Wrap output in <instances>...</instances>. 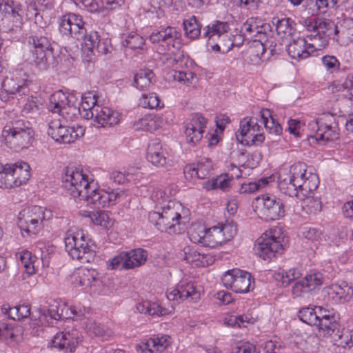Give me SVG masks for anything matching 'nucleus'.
<instances>
[{"mask_svg": "<svg viewBox=\"0 0 353 353\" xmlns=\"http://www.w3.org/2000/svg\"><path fill=\"white\" fill-rule=\"evenodd\" d=\"M319 330L323 333L324 336H332L337 330H339V325L335 319L334 315L321 320H319L316 325Z\"/></svg>", "mask_w": 353, "mask_h": 353, "instance_id": "nucleus-42", "label": "nucleus"}, {"mask_svg": "<svg viewBox=\"0 0 353 353\" xmlns=\"http://www.w3.org/2000/svg\"><path fill=\"white\" fill-rule=\"evenodd\" d=\"M182 204L174 200H164L157 210L150 212L149 221L155 225L157 229L168 234L180 233L181 228Z\"/></svg>", "mask_w": 353, "mask_h": 353, "instance_id": "nucleus-4", "label": "nucleus"}, {"mask_svg": "<svg viewBox=\"0 0 353 353\" xmlns=\"http://www.w3.org/2000/svg\"><path fill=\"white\" fill-rule=\"evenodd\" d=\"M309 34L306 37L312 41L307 46V41L303 38H297L290 42L287 48L288 54L294 59H303L308 57L316 49L324 47L328 39L339 32L335 23H306Z\"/></svg>", "mask_w": 353, "mask_h": 353, "instance_id": "nucleus-3", "label": "nucleus"}, {"mask_svg": "<svg viewBox=\"0 0 353 353\" xmlns=\"http://www.w3.org/2000/svg\"><path fill=\"white\" fill-rule=\"evenodd\" d=\"M199 117L195 115L192 117L190 122H188L185 126V134L186 141L189 143L195 145L198 142L199 139L197 135L199 134Z\"/></svg>", "mask_w": 353, "mask_h": 353, "instance_id": "nucleus-43", "label": "nucleus"}, {"mask_svg": "<svg viewBox=\"0 0 353 353\" xmlns=\"http://www.w3.org/2000/svg\"><path fill=\"white\" fill-rule=\"evenodd\" d=\"M63 185L69 194L96 208H106L125 199L124 191L101 189L90 174L77 168H68L63 176Z\"/></svg>", "mask_w": 353, "mask_h": 353, "instance_id": "nucleus-1", "label": "nucleus"}, {"mask_svg": "<svg viewBox=\"0 0 353 353\" xmlns=\"http://www.w3.org/2000/svg\"><path fill=\"white\" fill-rule=\"evenodd\" d=\"M170 339L168 335L150 338L141 342L138 348L143 353L162 352L170 345Z\"/></svg>", "mask_w": 353, "mask_h": 353, "instance_id": "nucleus-25", "label": "nucleus"}, {"mask_svg": "<svg viewBox=\"0 0 353 353\" xmlns=\"http://www.w3.org/2000/svg\"><path fill=\"white\" fill-rule=\"evenodd\" d=\"M299 316L301 321L310 325L316 326L319 322L316 307H303L299 310Z\"/></svg>", "mask_w": 353, "mask_h": 353, "instance_id": "nucleus-44", "label": "nucleus"}, {"mask_svg": "<svg viewBox=\"0 0 353 353\" xmlns=\"http://www.w3.org/2000/svg\"><path fill=\"white\" fill-rule=\"evenodd\" d=\"M162 124L163 120L161 117L146 114L135 122L134 127L137 130L153 132L160 128Z\"/></svg>", "mask_w": 353, "mask_h": 353, "instance_id": "nucleus-33", "label": "nucleus"}, {"mask_svg": "<svg viewBox=\"0 0 353 353\" xmlns=\"http://www.w3.org/2000/svg\"><path fill=\"white\" fill-rule=\"evenodd\" d=\"M26 16L30 22L39 21V11L50 9L52 7L53 0H28Z\"/></svg>", "mask_w": 353, "mask_h": 353, "instance_id": "nucleus-32", "label": "nucleus"}, {"mask_svg": "<svg viewBox=\"0 0 353 353\" xmlns=\"http://www.w3.org/2000/svg\"><path fill=\"white\" fill-rule=\"evenodd\" d=\"M332 338L336 342L338 346H341L342 347H346L347 346L350 347V334L347 332H340L339 330L332 336Z\"/></svg>", "mask_w": 353, "mask_h": 353, "instance_id": "nucleus-56", "label": "nucleus"}, {"mask_svg": "<svg viewBox=\"0 0 353 353\" xmlns=\"http://www.w3.org/2000/svg\"><path fill=\"white\" fill-rule=\"evenodd\" d=\"M154 79V72L150 69L139 70L134 77V84L139 90L148 88Z\"/></svg>", "mask_w": 353, "mask_h": 353, "instance_id": "nucleus-35", "label": "nucleus"}, {"mask_svg": "<svg viewBox=\"0 0 353 353\" xmlns=\"http://www.w3.org/2000/svg\"><path fill=\"white\" fill-rule=\"evenodd\" d=\"M75 105L77 104L74 95H67L59 90L50 97L48 109L52 114L62 117L65 121H73L79 114V110Z\"/></svg>", "mask_w": 353, "mask_h": 353, "instance_id": "nucleus-9", "label": "nucleus"}, {"mask_svg": "<svg viewBox=\"0 0 353 353\" xmlns=\"http://www.w3.org/2000/svg\"><path fill=\"white\" fill-rule=\"evenodd\" d=\"M224 286L236 293H246L254 288L252 275L239 269H232L225 272L222 276Z\"/></svg>", "mask_w": 353, "mask_h": 353, "instance_id": "nucleus-15", "label": "nucleus"}, {"mask_svg": "<svg viewBox=\"0 0 353 353\" xmlns=\"http://www.w3.org/2000/svg\"><path fill=\"white\" fill-rule=\"evenodd\" d=\"M260 116L265 129L270 133L280 135L282 132V128L280 124L276 123L272 117V112L268 109H263L260 111Z\"/></svg>", "mask_w": 353, "mask_h": 353, "instance_id": "nucleus-39", "label": "nucleus"}, {"mask_svg": "<svg viewBox=\"0 0 353 353\" xmlns=\"http://www.w3.org/2000/svg\"><path fill=\"white\" fill-rule=\"evenodd\" d=\"M64 310L65 318H72L74 320L86 317V314L89 313L88 308L81 305H74L71 307L65 306Z\"/></svg>", "mask_w": 353, "mask_h": 353, "instance_id": "nucleus-50", "label": "nucleus"}, {"mask_svg": "<svg viewBox=\"0 0 353 353\" xmlns=\"http://www.w3.org/2000/svg\"><path fill=\"white\" fill-rule=\"evenodd\" d=\"M99 281V274L94 269L79 268L71 276V282L75 287H92Z\"/></svg>", "mask_w": 353, "mask_h": 353, "instance_id": "nucleus-23", "label": "nucleus"}, {"mask_svg": "<svg viewBox=\"0 0 353 353\" xmlns=\"http://www.w3.org/2000/svg\"><path fill=\"white\" fill-rule=\"evenodd\" d=\"M90 218L92 222L104 229H110L114 225V219L108 211H97L91 213Z\"/></svg>", "mask_w": 353, "mask_h": 353, "instance_id": "nucleus-41", "label": "nucleus"}, {"mask_svg": "<svg viewBox=\"0 0 353 353\" xmlns=\"http://www.w3.org/2000/svg\"><path fill=\"white\" fill-rule=\"evenodd\" d=\"M168 48V52L163 53L161 60L163 65L172 70L166 74V79L168 81H178L183 85L189 86L192 84L194 75L192 72H185L181 69L186 65L185 57L183 51L181 50V46L178 47Z\"/></svg>", "mask_w": 353, "mask_h": 353, "instance_id": "nucleus-8", "label": "nucleus"}, {"mask_svg": "<svg viewBox=\"0 0 353 353\" xmlns=\"http://www.w3.org/2000/svg\"><path fill=\"white\" fill-rule=\"evenodd\" d=\"M238 141L243 145H259L263 142V128L257 123L256 118H244L240 123L239 130L236 133Z\"/></svg>", "mask_w": 353, "mask_h": 353, "instance_id": "nucleus-14", "label": "nucleus"}, {"mask_svg": "<svg viewBox=\"0 0 353 353\" xmlns=\"http://www.w3.org/2000/svg\"><path fill=\"white\" fill-rule=\"evenodd\" d=\"M147 159L157 167L163 166L166 163L165 150L158 139L152 140L148 145Z\"/></svg>", "mask_w": 353, "mask_h": 353, "instance_id": "nucleus-28", "label": "nucleus"}, {"mask_svg": "<svg viewBox=\"0 0 353 353\" xmlns=\"http://www.w3.org/2000/svg\"><path fill=\"white\" fill-rule=\"evenodd\" d=\"M96 95L93 92L84 93L81 96V102L79 103L76 98L75 106L79 110V114L85 119H90L93 117V110L100 105L97 103Z\"/></svg>", "mask_w": 353, "mask_h": 353, "instance_id": "nucleus-27", "label": "nucleus"}, {"mask_svg": "<svg viewBox=\"0 0 353 353\" xmlns=\"http://www.w3.org/2000/svg\"><path fill=\"white\" fill-rule=\"evenodd\" d=\"M318 175L307 170L304 163L298 162L290 167L289 170L280 174L278 187L281 192L290 196L304 199L319 186Z\"/></svg>", "mask_w": 353, "mask_h": 353, "instance_id": "nucleus-2", "label": "nucleus"}, {"mask_svg": "<svg viewBox=\"0 0 353 353\" xmlns=\"http://www.w3.org/2000/svg\"><path fill=\"white\" fill-rule=\"evenodd\" d=\"M179 37V32L174 28L167 26L166 28H161L160 30L153 32L150 37V40L154 43L159 42L165 43L167 48L171 50L170 46L178 47L181 46Z\"/></svg>", "mask_w": 353, "mask_h": 353, "instance_id": "nucleus-22", "label": "nucleus"}, {"mask_svg": "<svg viewBox=\"0 0 353 353\" xmlns=\"http://www.w3.org/2000/svg\"><path fill=\"white\" fill-rule=\"evenodd\" d=\"M282 345L280 342L272 340L267 341L264 345L265 353H282Z\"/></svg>", "mask_w": 353, "mask_h": 353, "instance_id": "nucleus-64", "label": "nucleus"}, {"mask_svg": "<svg viewBox=\"0 0 353 353\" xmlns=\"http://www.w3.org/2000/svg\"><path fill=\"white\" fill-rule=\"evenodd\" d=\"M28 43L32 46L29 62L40 70H46L49 66V60L52 57V50L48 39L45 37H31Z\"/></svg>", "mask_w": 353, "mask_h": 353, "instance_id": "nucleus-10", "label": "nucleus"}, {"mask_svg": "<svg viewBox=\"0 0 353 353\" xmlns=\"http://www.w3.org/2000/svg\"><path fill=\"white\" fill-rule=\"evenodd\" d=\"M19 104L22 107V111L24 113H34L37 112L42 106V102L32 95L28 96L22 95L18 99Z\"/></svg>", "mask_w": 353, "mask_h": 353, "instance_id": "nucleus-40", "label": "nucleus"}, {"mask_svg": "<svg viewBox=\"0 0 353 353\" xmlns=\"http://www.w3.org/2000/svg\"><path fill=\"white\" fill-rule=\"evenodd\" d=\"M218 226H213L204 230V234L200 236V244L210 248H216L223 243V239Z\"/></svg>", "mask_w": 353, "mask_h": 353, "instance_id": "nucleus-31", "label": "nucleus"}, {"mask_svg": "<svg viewBox=\"0 0 353 353\" xmlns=\"http://www.w3.org/2000/svg\"><path fill=\"white\" fill-rule=\"evenodd\" d=\"M310 292L315 290L322 285L323 276L321 272H313L303 278Z\"/></svg>", "mask_w": 353, "mask_h": 353, "instance_id": "nucleus-49", "label": "nucleus"}, {"mask_svg": "<svg viewBox=\"0 0 353 353\" xmlns=\"http://www.w3.org/2000/svg\"><path fill=\"white\" fill-rule=\"evenodd\" d=\"M160 99L154 92L142 94L139 99V105L144 108L154 109L160 107Z\"/></svg>", "mask_w": 353, "mask_h": 353, "instance_id": "nucleus-46", "label": "nucleus"}, {"mask_svg": "<svg viewBox=\"0 0 353 353\" xmlns=\"http://www.w3.org/2000/svg\"><path fill=\"white\" fill-rule=\"evenodd\" d=\"M52 216L50 210L45 207L33 205L20 211L17 217V224L22 235H35L44 226V222Z\"/></svg>", "mask_w": 353, "mask_h": 353, "instance_id": "nucleus-7", "label": "nucleus"}, {"mask_svg": "<svg viewBox=\"0 0 353 353\" xmlns=\"http://www.w3.org/2000/svg\"><path fill=\"white\" fill-rule=\"evenodd\" d=\"M265 52V46L263 42L258 39H254L250 44L249 52L251 56L257 59H261Z\"/></svg>", "mask_w": 353, "mask_h": 353, "instance_id": "nucleus-55", "label": "nucleus"}, {"mask_svg": "<svg viewBox=\"0 0 353 353\" xmlns=\"http://www.w3.org/2000/svg\"><path fill=\"white\" fill-rule=\"evenodd\" d=\"M222 234L223 239V243L230 241L236 234V228L232 224H225L221 226H218Z\"/></svg>", "mask_w": 353, "mask_h": 353, "instance_id": "nucleus-59", "label": "nucleus"}, {"mask_svg": "<svg viewBox=\"0 0 353 353\" xmlns=\"http://www.w3.org/2000/svg\"><path fill=\"white\" fill-rule=\"evenodd\" d=\"M93 125L96 128L112 126L120 121L121 114L106 106H97L93 110Z\"/></svg>", "mask_w": 353, "mask_h": 353, "instance_id": "nucleus-21", "label": "nucleus"}, {"mask_svg": "<svg viewBox=\"0 0 353 353\" xmlns=\"http://www.w3.org/2000/svg\"><path fill=\"white\" fill-rule=\"evenodd\" d=\"M350 288L347 285L343 286L339 284H332L323 289V293L327 296V301L333 304L343 303L349 299Z\"/></svg>", "mask_w": 353, "mask_h": 353, "instance_id": "nucleus-26", "label": "nucleus"}, {"mask_svg": "<svg viewBox=\"0 0 353 353\" xmlns=\"http://www.w3.org/2000/svg\"><path fill=\"white\" fill-rule=\"evenodd\" d=\"M321 61L323 66L330 72H334L339 68L340 63L334 56H324Z\"/></svg>", "mask_w": 353, "mask_h": 353, "instance_id": "nucleus-60", "label": "nucleus"}, {"mask_svg": "<svg viewBox=\"0 0 353 353\" xmlns=\"http://www.w3.org/2000/svg\"><path fill=\"white\" fill-rule=\"evenodd\" d=\"M201 137L203 138V148H205L206 144L208 148H212L216 145L220 141L217 130H214L213 132H209L204 137L201 136Z\"/></svg>", "mask_w": 353, "mask_h": 353, "instance_id": "nucleus-61", "label": "nucleus"}, {"mask_svg": "<svg viewBox=\"0 0 353 353\" xmlns=\"http://www.w3.org/2000/svg\"><path fill=\"white\" fill-rule=\"evenodd\" d=\"M275 233L276 230L266 232L257 240L256 253L264 260L271 259L283 249L280 237H276Z\"/></svg>", "mask_w": 353, "mask_h": 353, "instance_id": "nucleus-16", "label": "nucleus"}, {"mask_svg": "<svg viewBox=\"0 0 353 353\" xmlns=\"http://www.w3.org/2000/svg\"><path fill=\"white\" fill-rule=\"evenodd\" d=\"M125 43L131 49H140L144 45V39L140 35L132 32L126 36Z\"/></svg>", "mask_w": 353, "mask_h": 353, "instance_id": "nucleus-54", "label": "nucleus"}, {"mask_svg": "<svg viewBox=\"0 0 353 353\" xmlns=\"http://www.w3.org/2000/svg\"><path fill=\"white\" fill-rule=\"evenodd\" d=\"M303 236L310 241H316L321 239V232L314 228L305 227L302 232Z\"/></svg>", "mask_w": 353, "mask_h": 353, "instance_id": "nucleus-63", "label": "nucleus"}, {"mask_svg": "<svg viewBox=\"0 0 353 353\" xmlns=\"http://www.w3.org/2000/svg\"><path fill=\"white\" fill-rule=\"evenodd\" d=\"M258 202L262 204L261 214L267 220H278L285 215V209L281 199L274 195H263L257 199Z\"/></svg>", "mask_w": 353, "mask_h": 353, "instance_id": "nucleus-17", "label": "nucleus"}, {"mask_svg": "<svg viewBox=\"0 0 353 353\" xmlns=\"http://www.w3.org/2000/svg\"><path fill=\"white\" fill-rule=\"evenodd\" d=\"M19 259L28 274L32 275L36 273L39 261L35 255L28 250H23L19 253Z\"/></svg>", "mask_w": 353, "mask_h": 353, "instance_id": "nucleus-37", "label": "nucleus"}, {"mask_svg": "<svg viewBox=\"0 0 353 353\" xmlns=\"http://www.w3.org/2000/svg\"><path fill=\"white\" fill-rule=\"evenodd\" d=\"M310 127L316 130L315 138L319 141L327 143L339 138V127L333 114H325L321 117L309 123Z\"/></svg>", "mask_w": 353, "mask_h": 353, "instance_id": "nucleus-12", "label": "nucleus"}, {"mask_svg": "<svg viewBox=\"0 0 353 353\" xmlns=\"http://www.w3.org/2000/svg\"><path fill=\"white\" fill-rule=\"evenodd\" d=\"M67 2L73 3L79 9H85L90 12H97L101 6L96 0H65Z\"/></svg>", "mask_w": 353, "mask_h": 353, "instance_id": "nucleus-48", "label": "nucleus"}, {"mask_svg": "<svg viewBox=\"0 0 353 353\" xmlns=\"http://www.w3.org/2000/svg\"><path fill=\"white\" fill-rule=\"evenodd\" d=\"M272 28L283 38L292 36L294 32L292 23H272Z\"/></svg>", "mask_w": 353, "mask_h": 353, "instance_id": "nucleus-57", "label": "nucleus"}, {"mask_svg": "<svg viewBox=\"0 0 353 353\" xmlns=\"http://www.w3.org/2000/svg\"><path fill=\"white\" fill-rule=\"evenodd\" d=\"M228 29V23H213L212 28L208 26V30L205 33V37H208L210 40H220L221 46L222 48L221 53L228 52L233 46H239L243 43V39L239 37L240 41L238 43L232 41V39L225 33Z\"/></svg>", "mask_w": 353, "mask_h": 353, "instance_id": "nucleus-18", "label": "nucleus"}, {"mask_svg": "<svg viewBox=\"0 0 353 353\" xmlns=\"http://www.w3.org/2000/svg\"><path fill=\"white\" fill-rule=\"evenodd\" d=\"M84 328L90 336L98 337L103 341L107 340L112 334V332L108 327L92 319L86 320L84 323Z\"/></svg>", "mask_w": 353, "mask_h": 353, "instance_id": "nucleus-30", "label": "nucleus"}, {"mask_svg": "<svg viewBox=\"0 0 353 353\" xmlns=\"http://www.w3.org/2000/svg\"><path fill=\"white\" fill-rule=\"evenodd\" d=\"M19 15L13 7L12 0H0V21L10 22L19 20Z\"/></svg>", "mask_w": 353, "mask_h": 353, "instance_id": "nucleus-38", "label": "nucleus"}, {"mask_svg": "<svg viewBox=\"0 0 353 353\" xmlns=\"http://www.w3.org/2000/svg\"><path fill=\"white\" fill-rule=\"evenodd\" d=\"M233 177L228 174L220 175L215 178L216 189H220L223 191H228L231 187V183Z\"/></svg>", "mask_w": 353, "mask_h": 353, "instance_id": "nucleus-58", "label": "nucleus"}, {"mask_svg": "<svg viewBox=\"0 0 353 353\" xmlns=\"http://www.w3.org/2000/svg\"><path fill=\"white\" fill-rule=\"evenodd\" d=\"M302 275L300 270L296 268L290 269L288 271L275 274L276 280L281 281L283 285H288L292 282L299 279Z\"/></svg>", "mask_w": 353, "mask_h": 353, "instance_id": "nucleus-45", "label": "nucleus"}, {"mask_svg": "<svg viewBox=\"0 0 353 353\" xmlns=\"http://www.w3.org/2000/svg\"><path fill=\"white\" fill-rule=\"evenodd\" d=\"M8 169L13 176L15 186L19 187L26 183L30 177V165L25 162H17L14 164H7Z\"/></svg>", "mask_w": 353, "mask_h": 353, "instance_id": "nucleus-29", "label": "nucleus"}, {"mask_svg": "<svg viewBox=\"0 0 353 353\" xmlns=\"http://www.w3.org/2000/svg\"><path fill=\"white\" fill-rule=\"evenodd\" d=\"M48 134L58 143L70 144L83 137L85 129L79 125L66 127L59 119H54L48 124Z\"/></svg>", "mask_w": 353, "mask_h": 353, "instance_id": "nucleus-13", "label": "nucleus"}, {"mask_svg": "<svg viewBox=\"0 0 353 353\" xmlns=\"http://www.w3.org/2000/svg\"><path fill=\"white\" fill-rule=\"evenodd\" d=\"M3 89L8 94L19 96L28 95L29 89L28 88L27 75L21 70L16 71L11 77H7L2 83Z\"/></svg>", "mask_w": 353, "mask_h": 353, "instance_id": "nucleus-20", "label": "nucleus"}, {"mask_svg": "<svg viewBox=\"0 0 353 353\" xmlns=\"http://www.w3.org/2000/svg\"><path fill=\"white\" fill-rule=\"evenodd\" d=\"M196 294V286L192 281L180 282L176 287L168 290L166 296L170 301L179 302Z\"/></svg>", "mask_w": 353, "mask_h": 353, "instance_id": "nucleus-24", "label": "nucleus"}, {"mask_svg": "<svg viewBox=\"0 0 353 353\" xmlns=\"http://www.w3.org/2000/svg\"><path fill=\"white\" fill-rule=\"evenodd\" d=\"M148 257V252L142 248L121 252L110 261L108 267L112 270H132L144 265Z\"/></svg>", "mask_w": 353, "mask_h": 353, "instance_id": "nucleus-11", "label": "nucleus"}, {"mask_svg": "<svg viewBox=\"0 0 353 353\" xmlns=\"http://www.w3.org/2000/svg\"><path fill=\"white\" fill-rule=\"evenodd\" d=\"M2 137L8 148L17 152L31 145L34 141V131L30 122L19 119L3 128Z\"/></svg>", "mask_w": 353, "mask_h": 353, "instance_id": "nucleus-6", "label": "nucleus"}, {"mask_svg": "<svg viewBox=\"0 0 353 353\" xmlns=\"http://www.w3.org/2000/svg\"><path fill=\"white\" fill-rule=\"evenodd\" d=\"M0 188H16L13 176L11 174V172H9L7 164H6L0 171Z\"/></svg>", "mask_w": 353, "mask_h": 353, "instance_id": "nucleus-51", "label": "nucleus"}, {"mask_svg": "<svg viewBox=\"0 0 353 353\" xmlns=\"http://www.w3.org/2000/svg\"><path fill=\"white\" fill-rule=\"evenodd\" d=\"M137 310L141 314L150 316H163L168 314L167 310L157 303L144 301L137 305Z\"/></svg>", "mask_w": 353, "mask_h": 353, "instance_id": "nucleus-36", "label": "nucleus"}, {"mask_svg": "<svg viewBox=\"0 0 353 353\" xmlns=\"http://www.w3.org/2000/svg\"><path fill=\"white\" fill-rule=\"evenodd\" d=\"M304 202V205L311 213L319 212L321 210V202L318 197L314 196V193L307 194L304 199H299Z\"/></svg>", "mask_w": 353, "mask_h": 353, "instance_id": "nucleus-52", "label": "nucleus"}, {"mask_svg": "<svg viewBox=\"0 0 353 353\" xmlns=\"http://www.w3.org/2000/svg\"><path fill=\"white\" fill-rule=\"evenodd\" d=\"M291 292L292 296L295 298L305 297L311 292L303 279L296 281L294 283Z\"/></svg>", "mask_w": 353, "mask_h": 353, "instance_id": "nucleus-53", "label": "nucleus"}, {"mask_svg": "<svg viewBox=\"0 0 353 353\" xmlns=\"http://www.w3.org/2000/svg\"><path fill=\"white\" fill-rule=\"evenodd\" d=\"M61 25L71 26V34L70 36L76 38L77 39H81L86 33V30L83 27L84 23H61Z\"/></svg>", "mask_w": 353, "mask_h": 353, "instance_id": "nucleus-62", "label": "nucleus"}, {"mask_svg": "<svg viewBox=\"0 0 353 353\" xmlns=\"http://www.w3.org/2000/svg\"><path fill=\"white\" fill-rule=\"evenodd\" d=\"M81 341L79 331L72 328L54 335L52 341V347L57 348L63 352H72L77 345Z\"/></svg>", "mask_w": 353, "mask_h": 353, "instance_id": "nucleus-19", "label": "nucleus"}, {"mask_svg": "<svg viewBox=\"0 0 353 353\" xmlns=\"http://www.w3.org/2000/svg\"><path fill=\"white\" fill-rule=\"evenodd\" d=\"M17 329L14 328L11 325L2 323L0 325V340H2L8 343L17 341Z\"/></svg>", "mask_w": 353, "mask_h": 353, "instance_id": "nucleus-47", "label": "nucleus"}, {"mask_svg": "<svg viewBox=\"0 0 353 353\" xmlns=\"http://www.w3.org/2000/svg\"><path fill=\"white\" fill-rule=\"evenodd\" d=\"M83 43L82 44V51L84 54L83 59L86 61H90L94 56V50L99 40V35L97 32H90L89 34H85L83 37Z\"/></svg>", "mask_w": 353, "mask_h": 353, "instance_id": "nucleus-34", "label": "nucleus"}, {"mask_svg": "<svg viewBox=\"0 0 353 353\" xmlns=\"http://www.w3.org/2000/svg\"><path fill=\"white\" fill-rule=\"evenodd\" d=\"M65 250L73 259L81 263H89L94 256L96 245L88 232L76 228L68 230L64 237Z\"/></svg>", "mask_w": 353, "mask_h": 353, "instance_id": "nucleus-5", "label": "nucleus"}]
</instances>
